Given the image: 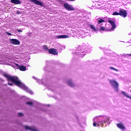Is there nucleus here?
I'll list each match as a JSON object with an SVG mask.
<instances>
[{"mask_svg": "<svg viewBox=\"0 0 131 131\" xmlns=\"http://www.w3.org/2000/svg\"><path fill=\"white\" fill-rule=\"evenodd\" d=\"M4 76L7 78L8 84L9 85H13V83H15L16 85L18 86V88L24 90V91H25L27 93H29V94H30L31 95L33 94V92L28 89L24 83H22L16 76H10L7 74H4Z\"/></svg>", "mask_w": 131, "mask_h": 131, "instance_id": "1", "label": "nucleus"}, {"mask_svg": "<svg viewBox=\"0 0 131 131\" xmlns=\"http://www.w3.org/2000/svg\"><path fill=\"white\" fill-rule=\"evenodd\" d=\"M92 6H90L91 10H95L96 9H98V10H105L106 11L108 9V6L107 5L102 6V3L100 2V0H92Z\"/></svg>", "mask_w": 131, "mask_h": 131, "instance_id": "2", "label": "nucleus"}, {"mask_svg": "<svg viewBox=\"0 0 131 131\" xmlns=\"http://www.w3.org/2000/svg\"><path fill=\"white\" fill-rule=\"evenodd\" d=\"M99 119H101V121L99 122V123L97 124L96 122L93 123L94 126H106V122L109 120V117H107L106 116H103L102 117H100Z\"/></svg>", "mask_w": 131, "mask_h": 131, "instance_id": "3", "label": "nucleus"}, {"mask_svg": "<svg viewBox=\"0 0 131 131\" xmlns=\"http://www.w3.org/2000/svg\"><path fill=\"white\" fill-rule=\"evenodd\" d=\"M13 68H16V69H19L20 71H26V67L24 66H19L16 62H13L10 64Z\"/></svg>", "mask_w": 131, "mask_h": 131, "instance_id": "4", "label": "nucleus"}, {"mask_svg": "<svg viewBox=\"0 0 131 131\" xmlns=\"http://www.w3.org/2000/svg\"><path fill=\"white\" fill-rule=\"evenodd\" d=\"M85 47L86 46L81 47V46H79L78 47V51H80V57H81V58H83V56H84V52L86 53V52L83 51L85 49Z\"/></svg>", "mask_w": 131, "mask_h": 131, "instance_id": "5", "label": "nucleus"}, {"mask_svg": "<svg viewBox=\"0 0 131 131\" xmlns=\"http://www.w3.org/2000/svg\"><path fill=\"white\" fill-rule=\"evenodd\" d=\"M63 7L64 9L68 11H74V10H75V9L73 7V6L70 5L68 3L63 4Z\"/></svg>", "mask_w": 131, "mask_h": 131, "instance_id": "6", "label": "nucleus"}, {"mask_svg": "<svg viewBox=\"0 0 131 131\" xmlns=\"http://www.w3.org/2000/svg\"><path fill=\"white\" fill-rule=\"evenodd\" d=\"M119 15L123 18H126L127 17V11L124 9H120L119 10Z\"/></svg>", "mask_w": 131, "mask_h": 131, "instance_id": "7", "label": "nucleus"}, {"mask_svg": "<svg viewBox=\"0 0 131 131\" xmlns=\"http://www.w3.org/2000/svg\"><path fill=\"white\" fill-rule=\"evenodd\" d=\"M110 82L111 85L115 88L116 92H118V83H117L116 81L114 80H110Z\"/></svg>", "mask_w": 131, "mask_h": 131, "instance_id": "8", "label": "nucleus"}, {"mask_svg": "<svg viewBox=\"0 0 131 131\" xmlns=\"http://www.w3.org/2000/svg\"><path fill=\"white\" fill-rule=\"evenodd\" d=\"M31 3H33L34 4H35V5H37V6H40L41 7H42L43 6V3L37 1V0H29Z\"/></svg>", "mask_w": 131, "mask_h": 131, "instance_id": "9", "label": "nucleus"}, {"mask_svg": "<svg viewBox=\"0 0 131 131\" xmlns=\"http://www.w3.org/2000/svg\"><path fill=\"white\" fill-rule=\"evenodd\" d=\"M108 23L111 24L112 26V29H111V31L114 30L115 28H116V24H115V23L113 21V20H108Z\"/></svg>", "mask_w": 131, "mask_h": 131, "instance_id": "10", "label": "nucleus"}, {"mask_svg": "<svg viewBox=\"0 0 131 131\" xmlns=\"http://www.w3.org/2000/svg\"><path fill=\"white\" fill-rule=\"evenodd\" d=\"M10 41L12 45H20V41L16 39H10Z\"/></svg>", "mask_w": 131, "mask_h": 131, "instance_id": "11", "label": "nucleus"}, {"mask_svg": "<svg viewBox=\"0 0 131 131\" xmlns=\"http://www.w3.org/2000/svg\"><path fill=\"white\" fill-rule=\"evenodd\" d=\"M49 54H52V55H58V52H57V50L56 49H50L49 50Z\"/></svg>", "mask_w": 131, "mask_h": 131, "instance_id": "12", "label": "nucleus"}, {"mask_svg": "<svg viewBox=\"0 0 131 131\" xmlns=\"http://www.w3.org/2000/svg\"><path fill=\"white\" fill-rule=\"evenodd\" d=\"M25 129L29 130L31 131H38L35 127H30L28 126H25Z\"/></svg>", "mask_w": 131, "mask_h": 131, "instance_id": "13", "label": "nucleus"}, {"mask_svg": "<svg viewBox=\"0 0 131 131\" xmlns=\"http://www.w3.org/2000/svg\"><path fill=\"white\" fill-rule=\"evenodd\" d=\"M69 37V36L66 35H61L56 36V38H58V39L60 38H68Z\"/></svg>", "mask_w": 131, "mask_h": 131, "instance_id": "14", "label": "nucleus"}, {"mask_svg": "<svg viewBox=\"0 0 131 131\" xmlns=\"http://www.w3.org/2000/svg\"><path fill=\"white\" fill-rule=\"evenodd\" d=\"M117 126L119 128H120V129H121L122 130H124V129H125V127H124L123 124L121 123L117 124Z\"/></svg>", "mask_w": 131, "mask_h": 131, "instance_id": "15", "label": "nucleus"}, {"mask_svg": "<svg viewBox=\"0 0 131 131\" xmlns=\"http://www.w3.org/2000/svg\"><path fill=\"white\" fill-rule=\"evenodd\" d=\"M11 3L15 5H21V1L19 0H11Z\"/></svg>", "mask_w": 131, "mask_h": 131, "instance_id": "16", "label": "nucleus"}, {"mask_svg": "<svg viewBox=\"0 0 131 131\" xmlns=\"http://www.w3.org/2000/svg\"><path fill=\"white\" fill-rule=\"evenodd\" d=\"M33 78L36 80L37 82H38L39 84H42L43 82H42V80H39L36 78L35 77L33 76Z\"/></svg>", "mask_w": 131, "mask_h": 131, "instance_id": "17", "label": "nucleus"}, {"mask_svg": "<svg viewBox=\"0 0 131 131\" xmlns=\"http://www.w3.org/2000/svg\"><path fill=\"white\" fill-rule=\"evenodd\" d=\"M104 22H105V20L104 19H98V26H101V25H102V23H104Z\"/></svg>", "mask_w": 131, "mask_h": 131, "instance_id": "18", "label": "nucleus"}, {"mask_svg": "<svg viewBox=\"0 0 131 131\" xmlns=\"http://www.w3.org/2000/svg\"><path fill=\"white\" fill-rule=\"evenodd\" d=\"M89 27L91 28V29L93 30V31H94L95 32H97V29H96V27H95V26L92 25H90Z\"/></svg>", "mask_w": 131, "mask_h": 131, "instance_id": "19", "label": "nucleus"}, {"mask_svg": "<svg viewBox=\"0 0 131 131\" xmlns=\"http://www.w3.org/2000/svg\"><path fill=\"white\" fill-rule=\"evenodd\" d=\"M68 84H69L70 86H72V87L74 86L73 83H72V81L71 80H69L68 81Z\"/></svg>", "mask_w": 131, "mask_h": 131, "instance_id": "20", "label": "nucleus"}, {"mask_svg": "<svg viewBox=\"0 0 131 131\" xmlns=\"http://www.w3.org/2000/svg\"><path fill=\"white\" fill-rule=\"evenodd\" d=\"M122 94H123V95H124V96H125V97H126L127 98H128L129 99H130L131 100V97L128 96L127 94H126V93H125V92L122 91Z\"/></svg>", "mask_w": 131, "mask_h": 131, "instance_id": "21", "label": "nucleus"}, {"mask_svg": "<svg viewBox=\"0 0 131 131\" xmlns=\"http://www.w3.org/2000/svg\"><path fill=\"white\" fill-rule=\"evenodd\" d=\"M113 16H119V12H114L113 14H112Z\"/></svg>", "mask_w": 131, "mask_h": 131, "instance_id": "22", "label": "nucleus"}, {"mask_svg": "<svg viewBox=\"0 0 131 131\" xmlns=\"http://www.w3.org/2000/svg\"><path fill=\"white\" fill-rule=\"evenodd\" d=\"M110 69H111L112 70H114L115 71L118 72V70H117L113 67H110Z\"/></svg>", "mask_w": 131, "mask_h": 131, "instance_id": "23", "label": "nucleus"}, {"mask_svg": "<svg viewBox=\"0 0 131 131\" xmlns=\"http://www.w3.org/2000/svg\"><path fill=\"white\" fill-rule=\"evenodd\" d=\"M100 30H101V31H105V27H101L100 28Z\"/></svg>", "mask_w": 131, "mask_h": 131, "instance_id": "24", "label": "nucleus"}, {"mask_svg": "<svg viewBox=\"0 0 131 131\" xmlns=\"http://www.w3.org/2000/svg\"><path fill=\"white\" fill-rule=\"evenodd\" d=\"M43 49L45 50V51H48V50H49V48H48V46H44L43 47Z\"/></svg>", "mask_w": 131, "mask_h": 131, "instance_id": "25", "label": "nucleus"}, {"mask_svg": "<svg viewBox=\"0 0 131 131\" xmlns=\"http://www.w3.org/2000/svg\"><path fill=\"white\" fill-rule=\"evenodd\" d=\"M27 105H32L33 104V102H28L26 103Z\"/></svg>", "mask_w": 131, "mask_h": 131, "instance_id": "26", "label": "nucleus"}, {"mask_svg": "<svg viewBox=\"0 0 131 131\" xmlns=\"http://www.w3.org/2000/svg\"><path fill=\"white\" fill-rule=\"evenodd\" d=\"M5 33H6L7 35H12V34L11 33H9L8 32H5Z\"/></svg>", "mask_w": 131, "mask_h": 131, "instance_id": "27", "label": "nucleus"}, {"mask_svg": "<svg viewBox=\"0 0 131 131\" xmlns=\"http://www.w3.org/2000/svg\"><path fill=\"white\" fill-rule=\"evenodd\" d=\"M18 116H23V114H22L21 113H18Z\"/></svg>", "mask_w": 131, "mask_h": 131, "instance_id": "28", "label": "nucleus"}, {"mask_svg": "<svg viewBox=\"0 0 131 131\" xmlns=\"http://www.w3.org/2000/svg\"><path fill=\"white\" fill-rule=\"evenodd\" d=\"M17 14H18V15H19V14H21V11H17Z\"/></svg>", "mask_w": 131, "mask_h": 131, "instance_id": "29", "label": "nucleus"}, {"mask_svg": "<svg viewBox=\"0 0 131 131\" xmlns=\"http://www.w3.org/2000/svg\"><path fill=\"white\" fill-rule=\"evenodd\" d=\"M18 32H22V30H17Z\"/></svg>", "mask_w": 131, "mask_h": 131, "instance_id": "30", "label": "nucleus"}, {"mask_svg": "<svg viewBox=\"0 0 131 131\" xmlns=\"http://www.w3.org/2000/svg\"><path fill=\"white\" fill-rule=\"evenodd\" d=\"M14 61H16V60L13 59V62H14Z\"/></svg>", "mask_w": 131, "mask_h": 131, "instance_id": "31", "label": "nucleus"}, {"mask_svg": "<svg viewBox=\"0 0 131 131\" xmlns=\"http://www.w3.org/2000/svg\"><path fill=\"white\" fill-rule=\"evenodd\" d=\"M129 56H131V54H128Z\"/></svg>", "mask_w": 131, "mask_h": 131, "instance_id": "32", "label": "nucleus"}]
</instances>
